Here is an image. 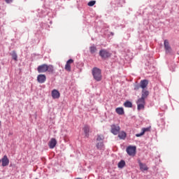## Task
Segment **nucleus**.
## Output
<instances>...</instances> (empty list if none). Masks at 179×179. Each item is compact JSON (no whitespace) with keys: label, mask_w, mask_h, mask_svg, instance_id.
<instances>
[{"label":"nucleus","mask_w":179,"mask_h":179,"mask_svg":"<svg viewBox=\"0 0 179 179\" xmlns=\"http://www.w3.org/2000/svg\"><path fill=\"white\" fill-rule=\"evenodd\" d=\"M37 71L38 73H45V72H49V73H54V66L51 64L48 65L46 64H43L38 66Z\"/></svg>","instance_id":"nucleus-1"},{"label":"nucleus","mask_w":179,"mask_h":179,"mask_svg":"<svg viewBox=\"0 0 179 179\" xmlns=\"http://www.w3.org/2000/svg\"><path fill=\"white\" fill-rule=\"evenodd\" d=\"M92 76L96 82H100L102 79L101 70L97 67H94L92 71Z\"/></svg>","instance_id":"nucleus-2"},{"label":"nucleus","mask_w":179,"mask_h":179,"mask_svg":"<svg viewBox=\"0 0 179 179\" xmlns=\"http://www.w3.org/2000/svg\"><path fill=\"white\" fill-rule=\"evenodd\" d=\"M99 55L103 59H107V58H110L112 54L108 50L106 49H102L99 51Z\"/></svg>","instance_id":"nucleus-3"},{"label":"nucleus","mask_w":179,"mask_h":179,"mask_svg":"<svg viewBox=\"0 0 179 179\" xmlns=\"http://www.w3.org/2000/svg\"><path fill=\"white\" fill-rule=\"evenodd\" d=\"M137 110H145V106L146 103L145 102V99H143L142 98H139L137 101Z\"/></svg>","instance_id":"nucleus-4"},{"label":"nucleus","mask_w":179,"mask_h":179,"mask_svg":"<svg viewBox=\"0 0 179 179\" xmlns=\"http://www.w3.org/2000/svg\"><path fill=\"white\" fill-rule=\"evenodd\" d=\"M120 131H121V127L117 124L110 125V132L113 135H118L120 134Z\"/></svg>","instance_id":"nucleus-5"},{"label":"nucleus","mask_w":179,"mask_h":179,"mask_svg":"<svg viewBox=\"0 0 179 179\" xmlns=\"http://www.w3.org/2000/svg\"><path fill=\"white\" fill-rule=\"evenodd\" d=\"M126 151L129 156H135L136 155V147L129 145L127 147Z\"/></svg>","instance_id":"nucleus-6"},{"label":"nucleus","mask_w":179,"mask_h":179,"mask_svg":"<svg viewBox=\"0 0 179 179\" xmlns=\"http://www.w3.org/2000/svg\"><path fill=\"white\" fill-rule=\"evenodd\" d=\"M47 80V77L45 74H39L37 76V82L38 83H45Z\"/></svg>","instance_id":"nucleus-7"},{"label":"nucleus","mask_w":179,"mask_h":179,"mask_svg":"<svg viewBox=\"0 0 179 179\" xmlns=\"http://www.w3.org/2000/svg\"><path fill=\"white\" fill-rule=\"evenodd\" d=\"M151 128H152L151 127L143 128V129H141L142 132L140 133V134H136V136L137 138H139V137H141V136H143V135H145V132H150V129H151Z\"/></svg>","instance_id":"nucleus-8"},{"label":"nucleus","mask_w":179,"mask_h":179,"mask_svg":"<svg viewBox=\"0 0 179 179\" xmlns=\"http://www.w3.org/2000/svg\"><path fill=\"white\" fill-rule=\"evenodd\" d=\"M148 85H149V81L148 80H142L140 82V87L145 90L148 87Z\"/></svg>","instance_id":"nucleus-9"},{"label":"nucleus","mask_w":179,"mask_h":179,"mask_svg":"<svg viewBox=\"0 0 179 179\" xmlns=\"http://www.w3.org/2000/svg\"><path fill=\"white\" fill-rule=\"evenodd\" d=\"M2 166L6 167V166H9V159H8V156L4 155L1 159Z\"/></svg>","instance_id":"nucleus-10"},{"label":"nucleus","mask_w":179,"mask_h":179,"mask_svg":"<svg viewBox=\"0 0 179 179\" xmlns=\"http://www.w3.org/2000/svg\"><path fill=\"white\" fill-rule=\"evenodd\" d=\"M51 94H52V99H59V97H61V94L59 93V91L57 90H53L52 91Z\"/></svg>","instance_id":"nucleus-11"},{"label":"nucleus","mask_w":179,"mask_h":179,"mask_svg":"<svg viewBox=\"0 0 179 179\" xmlns=\"http://www.w3.org/2000/svg\"><path fill=\"white\" fill-rule=\"evenodd\" d=\"M71 64H73V59H69L65 65V69L68 72H71Z\"/></svg>","instance_id":"nucleus-12"},{"label":"nucleus","mask_w":179,"mask_h":179,"mask_svg":"<svg viewBox=\"0 0 179 179\" xmlns=\"http://www.w3.org/2000/svg\"><path fill=\"white\" fill-rule=\"evenodd\" d=\"M84 134L87 138H89V132H90V127L89 125H85L83 128Z\"/></svg>","instance_id":"nucleus-13"},{"label":"nucleus","mask_w":179,"mask_h":179,"mask_svg":"<svg viewBox=\"0 0 179 179\" xmlns=\"http://www.w3.org/2000/svg\"><path fill=\"white\" fill-rule=\"evenodd\" d=\"M57 146V140L55 138H51L50 141L49 142V148L50 149H54Z\"/></svg>","instance_id":"nucleus-14"},{"label":"nucleus","mask_w":179,"mask_h":179,"mask_svg":"<svg viewBox=\"0 0 179 179\" xmlns=\"http://www.w3.org/2000/svg\"><path fill=\"white\" fill-rule=\"evenodd\" d=\"M141 93L142 94L141 99H143V100L148 99V96H149V91L146 90H143Z\"/></svg>","instance_id":"nucleus-15"},{"label":"nucleus","mask_w":179,"mask_h":179,"mask_svg":"<svg viewBox=\"0 0 179 179\" xmlns=\"http://www.w3.org/2000/svg\"><path fill=\"white\" fill-rule=\"evenodd\" d=\"M96 148L98 150H103L104 149V142H96Z\"/></svg>","instance_id":"nucleus-16"},{"label":"nucleus","mask_w":179,"mask_h":179,"mask_svg":"<svg viewBox=\"0 0 179 179\" xmlns=\"http://www.w3.org/2000/svg\"><path fill=\"white\" fill-rule=\"evenodd\" d=\"M164 45L166 51H170V50H171V47H170V43L167 39L164 41Z\"/></svg>","instance_id":"nucleus-17"},{"label":"nucleus","mask_w":179,"mask_h":179,"mask_svg":"<svg viewBox=\"0 0 179 179\" xmlns=\"http://www.w3.org/2000/svg\"><path fill=\"white\" fill-rule=\"evenodd\" d=\"M139 166L141 171H146L148 170V166H146V164L140 162Z\"/></svg>","instance_id":"nucleus-18"},{"label":"nucleus","mask_w":179,"mask_h":179,"mask_svg":"<svg viewBox=\"0 0 179 179\" xmlns=\"http://www.w3.org/2000/svg\"><path fill=\"white\" fill-rule=\"evenodd\" d=\"M115 111H116L117 114H118L119 115H124V108H117L115 109Z\"/></svg>","instance_id":"nucleus-19"},{"label":"nucleus","mask_w":179,"mask_h":179,"mask_svg":"<svg viewBox=\"0 0 179 179\" xmlns=\"http://www.w3.org/2000/svg\"><path fill=\"white\" fill-rule=\"evenodd\" d=\"M118 138H120V139H125V138H127V133H125V131H121L118 134Z\"/></svg>","instance_id":"nucleus-20"},{"label":"nucleus","mask_w":179,"mask_h":179,"mask_svg":"<svg viewBox=\"0 0 179 179\" xmlns=\"http://www.w3.org/2000/svg\"><path fill=\"white\" fill-rule=\"evenodd\" d=\"M96 142H104V136L98 135L96 138Z\"/></svg>","instance_id":"nucleus-21"},{"label":"nucleus","mask_w":179,"mask_h":179,"mask_svg":"<svg viewBox=\"0 0 179 179\" xmlns=\"http://www.w3.org/2000/svg\"><path fill=\"white\" fill-rule=\"evenodd\" d=\"M118 167L119 169H124V167H125V161L124 160H121L119 163H118Z\"/></svg>","instance_id":"nucleus-22"},{"label":"nucleus","mask_w":179,"mask_h":179,"mask_svg":"<svg viewBox=\"0 0 179 179\" xmlns=\"http://www.w3.org/2000/svg\"><path fill=\"white\" fill-rule=\"evenodd\" d=\"M124 107H127L128 108H131L132 103L131 101H127L124 103Z\"/></svg>","instance_id":"nucleus-23"},{"label":"nucleus","mask_w":179,"mask_h":179,"mask_svg":"<svg viewBox=\"0 0 179 179\" xmlns=\"http://www.w3.org/2000/svg\"><path fill=\"white\" fill-rule=\"evenodd\" d=\"M90 51L91 54H94V52H96V51H97V48H96L95 46H91L90 48Z\"/></svg>","instance_id":"nucleus-24"},{"label":"nucleus","mask_w":179,"mask_h":179,"mask_svg":"<svg viewBox=\"0 0 179 179\" xmlns=\"http://www.w3.org/2000/svg\"><path fill=\"white\" fill-rule=\"evenodd\" d=\"M11 56L14 61H17V55L16 54V52L13 51L11 54Z\"/></svg>","instance_id":"nucleus-25"},{"label":"nucleus","mask_w":179,"mask_h":179,"mask_svg":"<svg viewBox=\"0 0 179 179\" xmlns=\"http://www.w3.org/2000/svg\"><path fill=\"white\" fill-rule=\"evenodd\" d=\"M88 6H94L96 5V1H91L87 3Z\"/></svg>","instance_id":"nucleus-26"},{"label":"nucleus","mask_w":179,"mask_h":179,"mask_svg":"<svg viewBox=\"0 0 179 179\" xmlns=\"http://www.w3.org/2000/svg\"><path fill=\"white\" fill-rule=\"evenodd\" d=\"M141 89V85H134V90H139Z\"/></svg>","instance_id":"nucleus-27"},{"label":"nucleus","mask_w":179,"mask_h":179,"mask_svg":"<svg viewBox=\"0 0 179 179\" xmlns=\"http://www.w3.org/2000/svg\"><path fill=\"white\" fill-rule=\"evenodd\" d=\"M6 3H12L13 2V0H5Z\"/></svg>","instance_id":"nucleus-28"},{"label":"nucleus","mask_w":179,"mask_h":179,"mask_svg":"<svg viewBox=\"0 0 179 179\" xmlns=\"http://www.w3.org/2000/svg\"><path fill=\"white\" fill-rule=\"evenodd\" d=\"M0 126H1V121H0Z\"/></svg>","instance_id":"nucleus-29"}]
</instances>
